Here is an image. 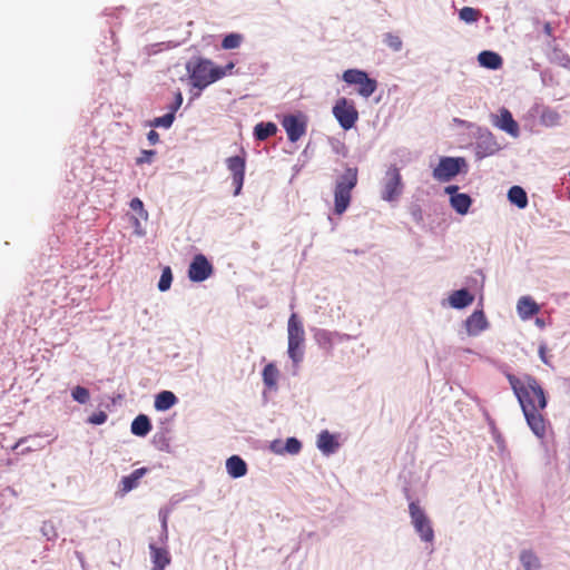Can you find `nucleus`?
I'll use <instances>...</instances> for the list:
<instances>
[{
	"instance_id": "24",
	"label": "nucleus",
	"mask_w": 570,
	"mask_h": 570,
	"mask_svg": "<svg viewBox=\"0 0 570 570\" xmlns=\"http://www.w3.org/2000/svg\"><path fill=\"white\" fill-rule=\"evenodd\" d=\"M519 558L524 570H541L540 558L532 550H522Z\"/></svg>"
},
{
	"instance_id": "29",
	"label": "nucleus",
	"mask_w": 570,
	"mask_h": 570,
	"mask_svg": "<svg viewBox=\"0 0 570 570\" xmlns=\"http://www.w3.org/2000/svg\"><path fill=\"white\" fill-rule=\"evenodd\" d=\"M243 42L240 33H229L222 41V48L225 50L236 49Z\"/></svg>"
},
{
	"instance_id": "28",
	"label": "nucleus",
	"mask_w": 570,
	"mask_h": 570,
	"mask_svg": "<svg viewBox=\"0 0 570 570\" xmlns=\"http://www.w3.org/2000/svg\"><path fill=\"white\" fill-rule=\"evenodd\" d=\"M263 381L266 386L273 389L277 384L279 372L275 364L268 363L263 370Z\"/></svg>"
},
{
	"instance_id": "8",
	"label": "nucleus",
	"mask_w": 570,
	"mask_h": 570,
	"mask_svg": "<svg viewBox=\"0 0 570 570\" xmlns=\"http://www.w3.org/2000/svg\"><path fill=\"white\" fill-rule=\"evenodd\" d=\"M403 191V183L400 169L391 166L385 173L383 181L382 198L386 202H393L400 197Z\"/></svg>"
},
{
	"instance_id": "10",
	"label": "nucleus",
	"mask_w": 570,
	"mask_h": 570,
	"mask_svg": "<svg viewBox=\"0 0 570 570\" xmlns=\"http://www.w3.org/2000/svg\"><path fill=\"white\" fill-rule=\"evenodd\" d=\"M242 154L243 155L232 156L226 159V166L232 173L233 185L235 186V196L240 194L245 179L246 153L242 150Z\"/></svg>"
},
{
	"instance_id": "7",
	"label": "nucleus",
	"mask_w": 570,
	"mask_h": 570,
	"mask_svg": "<svg viewBox=\"0 0 570 570\" xmlns=\"http://www.w3.org/2000/svg\"><path fill=\"white\" fill-rule=\"evenodd\" d=\"M409 512L411 515L412 524L421 539L425 542H432L434 539V531L431 525L430 519L421 509L417 502L409 504Z\"/></svg>"
},
{
	"instance_id": "9",
	"label": "nucleus",
	"mask_w": 570,
	"mask_h": 570,
	"mask_svg": "<svg viewBox=\"0 0 570 570\" xmlns=\"http://www.w3.org/2000/svg\"><path fill=\"white\" fill-rule=\"evenodd\" d=\"M465 166V159L458 157H442L433 170V177L439 181H449L455 177Z\"/></svg>"
},
{
	"instance_id": "4",
	"label": "nucleus",
	"mask_w": 570,
	"mask_h": 570,
	"mask_svg": "<svg viewBox=\"0 0 570 570\" xmlns=\"http://www.w3.org/2000/svg\"><path fill=\"white\" fill-rule=\"evenodd\" d=\"M287 353L294 364H299L304 357L305 331L302 321L293 313L287 323Z\"/></svg>"
},
{
	"instance_id": "18",
	"label": "nucleus",
	"mask_w": 570,
	"mask_h": 570,
	"mask_svg": "<svg viewBox=\"0 0 570 570\" xmlns=\"http://www.w3.org/2000/svg\"><path fill=\"white\" fill-rule=\"evenodd\" d=\"M517 309L520 317L523 320L532 317L540 311L539 305L529 296H523L519 299Z\"/></svg>"
},
{
	"instance_id": "34",
	"label": "nucleus",
	"mask_w": 570,
	"mask_h": 570,
	"mask_svg": "<svg viewBox=\"0 0 570 570\" xmlns=\"http://www.w3.org/2000/svg\"><path fill=\"white\" fill-rule=\"evenodd\" d=\"M71 395L72 399L80 404H86L90 399L89 391L86 387L79 385L71 391Z\"/></svg>"
},
{
	"instance_id": "42",
	"label": "nucleus",
	"mask_w": 570,
	"mask_h": 570,
	"mask_svg": "<svg viewBox=\"0 0 570 570\" xmlns=\"http://www.w3.org/2000/svg\"><path fill=\"white\" fill-rule=\"evenodd\" d=\"M458 189H459V187H458V186H455V185H451V186L445 187V193L452 196V195L458 194V193H456V191H458Z\"/></svg>"
},
{
	"instance_id": "26",
	"label": "nucleus",
	"mask_w": 570,
	"mask_h": 570,
	"mask_svg": "<svg viewBox=\"0 0 570 570\" xmlns=\"http://www.w3.org/2000/svg\"><path fill=\"white\" fill-rule=\"evenodd\" d=\"M509 200L517 205L519 208H525L528 205V196L524 189L520 186H512L508 191Z\"/></svg>"
},
{
	"instance_id": "23",
	"label": "nucleus",
	"mask_w": 570,
	"mask_h": 570,
	"mask_svg": "<svg viewBox=\"0 0 570 570\" xmlns=\"http://www.w3.org/2000/svg\"><path fill=\"white\" fill-rule=\"evenodd\" d=\"M151 431V423L147 415L139 414L131 423V433L137 436H145Z\"/></svg>"
},
{
	"instance_id": "39",
	"label": "nucleus",
	"mask_w": 570,
	"mask_h": 570,
	"mask_svg": "<svg viewBox=\"0 0 570 570\" xmlns=\"http://www.w3.org/2000/svg\"><path fill=\"white\" fill-rule=\"evenodd\" d=\"M183 104V95L180 91L176 94L175 102L171 106V111L176 112Z\"/></svg>"
},
{
	"instance_id": "19",
	"label": "nucleus",
	"mask_w": 570,
	"mask_h": 570,
	"mask_svg": "<svg viewBox=\"0 0 570 570\" xmlns=\"http://www.w3.org/2000/svg\"><path fill=\"white\" fill-rule=\"evenodd\" d=\"M226 469L232 478H242L247 473L246 462L238 455H233L226 461Z\"/></svg>"
},
{
	"instance_id": "40",
	"label": "nucleus",
	"mask_w": 570,
	"mask_h": 570,
	"mask_svg": "<svg viewBox=\"0 0 570 570\" xmlns=\"http://www.w3.org/2000/svg\"><path fill=\"white\" fill-rule=\"evenodd\" d=\"M147 139L151 145H156L159 141V134L156 130H150L147 134Z\"/></svg>"
},
{
	"instance_id": "38",
	"label": "nucleus",
	"mask_w": 570,
	"mask_h": 570,
	"mask_svg": "<svg viewBox=\"0 0 570 570\" xmlns=\"http://www.w3.org/2000/svg\"><path fill=\"white\" fill-rule=\"evenodd\" d=\"M107 419H108L107 414L105 412L100 411V412H97V413H94L92 415H90L88 417V422L91 424L99 425V424H104L107 421Z\"/></svg>"
},
{
	"instance_id": "44",
	"label": "nucleus",
	"mask_w": 570,
	"mask_h": 570,
	"mask_svg": "<svg viewBox=\"0 0 570 570\" xmlns=\"http://www.w3.org/2000/svg\"><path fill=\"white\" fill-rule=\"evenodd\" d=\"M234 67H235V63L234 62H229L223 69H225L226 73H227V72H230L234 69Z\"/></svg>"
},
{
	"instance_id": "37",
	"label": "nucleus",
	"mask_w": 570,
	"mask_h": 570,
	"mask_svg": "<svg viewBox=\"0 0 570 570\" xmlns=\"http://www.w3.org/2000/svg\"><path fill=\"white\" fill-rule=\"evenodd\" d=\"M156 156L155 150H141L140 156L136 158V164L138 166L144 164H151L154 160V157Z\"/></svg>"
},
{
	"instance_id": "11",
	"label": "nucleus",
	"mask_w": 570,
	"mask_h": 570,
	"mask_svg": "<svg viewBox=\"0 0 570 570\" xmlns=\"http://www.w3.org/2000/svg\"><path fill=\"white\" fill-rule=\"evenodd\" d=\"M213 274V265L208 262V259L203 255H196L188 269V277L193 282H203L207 279Z\"/></svg>"
},
{
	"instance_id": "45",
	"label": "nucleus",
	"mask_w": 570,
	"mask_h": 570,
	"mask_svg": "<svg viewBox=\"0 0 570 570\" xmlns=\"http://www.w3.org/2000/svg\"><path fill=\"white\" fill-rule=\"evenodd\" d=\"M320 336H321V337H325V338L330 340V338H328V333H327V332H323V333H321V334H320Z\"/></svg>"
},
{
	"instance_id": "14",
	"label": "nucleus",
	"mask_w": 570,
	"mask_h": 570,
	"mask_svg": "<svg viewBox=\"0 0 570 570\" xmlns=\"http://www.w3.org/2000/svg\"><path fill=\"white\" fill-rule=\"evenodd\" d=\"M494 125L513 137L519 135V125L513 119L512 114L505 108L500 110V116L497 117Z\"/></svg>"
},
{
	"instance_id": "43",
	"label": "nucleus",
	"mask_w": 570,
	"mask_h": 570,
	"mask_svg": "<svg viewBox=\"0 0 570 570\" xmlns=\"http://www.w3.org/2000/svg\"><path fill=\"white\" fill-rule=\"evenodd\" d=\"M539 354H540L541 360H542L544 363H548V361H547V358H546V347H544V346H540V348H539Z\"/></svg>"
},
{
	"instance_id": "25",
	"label": "nucleus",
	"mask_w": 570,
	"mask_h": 570,
	"mask_svg": "<svg viewBox=\"0 0 570 570\" xmlns=\"http://www.w3.org/2000/svg\"><path fill=\"white\" fill-rule=\"evenodd\" d=\"M450 203L456 213L464 215L469 212L472 200L468 194H455L451 196Z\"/></svg>"
},
{
	"instance_id": "36",
	"label": "nucleus",
	"mask_w": 570,
	"mask_h": 570,
	"mask_svg": "<svg viewBox=\"0 0 570 570\" xmlns=\"http://www.w3.org/2000/svg\"><path fill=\"white\" fill-rule=\"evenodd\" d=\"M302 449V443L296 438H288L285 443V451L289 454H297Z\"/></svg>"
},
{
	"instance_id": "1",
	"label": "nucleus",
	"mask_w": 570,
	"mask_h": 570,
	"mask_svg": "<svg viewBox=\"0 0 570 570\" xmlns=\"http://www.w3.org/2000/svg\"><path fill=\"white\" fill-rule=\"evenodd\" d=\"M507 377L520 403L529 428L538 438L543 439L547 433V421L542 415V411L547 406L543 389L530 375L519 379L513 374H508Z\"/></svg>"
},
{
	"instance_id": "32",
	"label": "nucleus",
	"mask_w": 570,
	"mask_h": 570,
	"mask_svg": "<svg viewBox=\"0 0 570 570\" xmlns=\"http://www.w3.org/2000/svg\"><path fill=\"white\" fill-rule=\"evenodd\" d=\"M384 43L393 51H400L403 42L400 36L389 32L384 36Z\"/></svg>"
},
{
	"instance_id": "30",
	"label": "nucleus",
	"mask_w": 570,
	"mask_h": 570,
	"mask_svg": "<svg viewBox=\"0 0 570 570\" xmlns=\"http://www.w3.org/2000/svg\"><path fill=\"white\" fill-rule=\"evenodd\" d=\"M460 19L471 23L475 22L480 18V11L472 7H463L459 12Z\"/></svg>"
},
{
	"instance_id": "2",
	"label": "nucleus",
	"mask_w": 570,
	"mask_h": 570,
	"mask_svg": "<svg viewBox=\"0 0 570 570\" xmlns=\"http://www.w3.org/2000/svg\"><path fill=\"white\" fill-rule=\"evenodd\" d=\"M186 69L191 85L200 90L226 76L225 69L214 66L213 61L204 58L188 62Z\"/></svg>"
},
{
	"instance_id": "21",
	"label": "nucleus",
	"mask_w": 570,
	"mask_h": 570,
	"mask_svg": "<svg viewBox=\"0 0 570 570\" xmlns=\"http://www.w3.org/2000/svg\"><path fill=\"white\" fill-rule=\"evenodd\" d=\"M177 402L176 395L170 391H163L155 397V409L158 411H166L173 407Z\"/></svg>"
},
{
	"instance_id": "41",
	"label": "nucleus",
	"mask_w": 570,
	"mask_h": 570,
	"mask_svg": "<svg viewBox=\"0 0 570 570\" xmlns=\"http://www.w3.org/2000/svg\"><path fill=\"white\" fill-rule=\"evenodd\" d=\"M131 220H132V226L135 228V233L137 235H142V230H141V226H140L139 219L137 217H132Z\"/></svg>"
},
{
	"instance_id": "15",
	"label": "nucleus",
	"mask_w": 570,
	"mask_h": 570,
	"mask_svg": "<svg viewBox=\"0 0 570 570\" xmlns=\"http://www.w3.org/2000/svg\"><path fill=\"white\" fill-rule=\"evenodd\" d=\"M151 561H153V570H164L166 566L170 563V556L166 549L158 548L155 544L149 546Z\"/></svg>"
},
{
	"instance_id": "33",
	"label": "nucleus",
	"mask_w": 570,
	"mask_h": 570,
	"mask_svg": "<svg viewBox=\"0 0 570 570\" xmlns=\"http://www.w3.org/2000/svg\"><path fill=\"white\" fill-rule=\"evenodd\" d=\"M174 120H175V112L170 110L166 115L155 118L151 121V126L169 128L173 125Z\"/></svg>"
},
{
	"instance_id": "16",
	"label": "nucleus",
	"mask_w": 570,
	"mask_h": 570,
	"mask_svg": "<svg viewBox=\"0 0 570 570\" xmlns=\"http://www.w3.org/2000/svg\"><path fill=\"white\" fill-rule=\"evenodd\" d=\"M147 473L146 468L136 469L129 475H126L120 481V491L122 494L130 492L136 489L139 484L140 479Z\"/></svg>"
},
{
	"instance_id": "35",
	"label": "nucleus",
	"mask_w": 570,
	"mask_h": 570,
	"mask_svg": "<svg viewBox=\"0 0 570 570\" xmlns=\"http://www.w3.org/2000/svg\"><path fill=\"white\" fill-rule=\"evenodd\" d=\"M130 208L135 212H137L144 220L148 219V213L144 208V204L139 198H132L129 204Z\"/></svg>"
},
{
	"instance_id": "27",
	"label": "nucleus",
	"mask_w": 570,
	"mask_h": 570,
	"mask_svg": "<svg viewBox=\"0 0 570 570\" xmlns=\"http://www.w3.org/2000/svg\"><path fill=\"white\" fill-rule=\"evenodd\" d=\"M277 132V126L274 122H259L255 126L254 135L257 140H265Z\"/></svg>"
},
{
	"instance_id": "22",
	"label": "nucleus",
	"mask_w": 570,
	"mask_h": 570,
	"mask_svg": "<svg viewBox=\"0 0 570 570\" xmlns=\"http://www.w3.org/2000/svg\"><path fill=\"white\" fill-rule=\"evenodd\" d=\"M473 295H471L468 289L463 288L451 294L450 304L454 308H464L473 302Z\"/></svg>"
},
{
	"instance_id": "20",
	"label": "nucleus",
	"mask_w": 570,
	"mask_h": 570,
	"mask_svg": "<svg viewBox=\"0 0 570 570\" xmlns=\"http://www.w3.org/2000/svg\"><path fill=\"white\" fill-rule=\"evenodd\" d=\"M317 446L323 453L331 454L336 451L338 443L328 431H322L317 438Z\"/></svg>"
},
{
	"instance_id": "12",
	"label": "nucleus",
	"mask_w": 570,
	"mask_h": 570,
	"mask_svg": "<svg viewBox=\"0 0 570 570\" xmlns=\"http://www.w3.org/2000/svg\"><path fill=\"white\" fill-rule=\"evenodd\" d=\"M282 126L292 142L299 140L306 132V120L302 116L287 115L283 118Z\"/></svg>"
},
{
	"instance_id": "13",
	"label": "nucleus",
	"mask_w": 570,
	"mask_h": 570,
	"mask_svg": "<svg viewBox=\"0 0 570 570\" xmlns=\"http://www.w3.org/2000/svg\"><path fill=\"white\" fill-rule=\"evenodd\" d=\"M489 323L483 311L473 312L465 321V327L469 335L475 336L487 330Z\"/></svg>"
},
{
	"instance_id": "3",
	"label": "nucleus",
	"mask_w": 570,
	"mask_h": 570,
	"mask_svg": "<svg viewBox=\"0 0 570 570\" xmlns=\"http://www.w3.org/2000/svg\"><path fill=\"white\" fill-rule=\"evenodd\" d=\"M358 170L356 167H348L337 178L334 189V212L342 215L350 206L352 190L357 185Z\"/></svg>"
},
{
	"instance_id": "31",
	"label": "nucleus",
	"mask_w": 570,
	"mask_h": 570,
	"mask_svg": "<svg viewBox=\"0 0 570 570\" xmlns=\"http://www.w3.org/2000/svg\"><path fill=\"white\" fill-rule=\"evenodd\" d=\"M173 282V273L169 266H166L163 272L160 279L158 282V288L160 292H166L170 288Z\"/></svg>"
},
{
	"instance_id": "17",
	"label": "nucleus",
	"mask_w": 570,
	"mask_h": 570,
	"mask_svg": "<svg viewBox=\"0 0 570 570\" xmlns=\"http://www.w3.org/2000/svg\"><path fill=\"white\" fill-rule=\"evenodd\" d=\"M478 61L482 67L491 70L500 69L503 65L502 57L499 53L489 50L480 52Z\"/></svg>"
},
{
	"instance_id": "6",
	"label": "nucleus",
	"mask_w": 570,
	"mask_h": 570,
	"mask_svg": "<svg viewBox=\"0 0 570 570\" xmlns=\"http://www.w3.org/2000/svg\"><path fill=\"white\" fill-rule=\"evenodd\" d=\"M333 115L338 121L340 126L345 130L354 127L358 119V111L354 102L344 97L336 100L333 107Z\"/></svg>"
},
{
	"instance_id": "5",
	"label": "nucleus",
	"mask_w": 570,
	"mask_h": 570,
	"mask_svg": "<svg viewBox=\"0 0 570 570\" xmlns=\"http://www.w3.org/2000/svg\"><path fill=\"white\" fill-rule=\"evenodd\" d=\"M342 79L348 85H357V92L364 98L372 96L377 88V81L363 70L347 69L343 72Z\"/></svg>"
}]
</instances>
